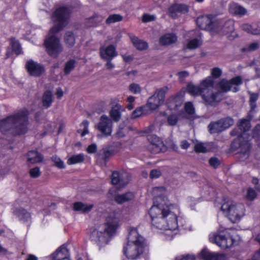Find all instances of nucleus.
<instances>
[{
    "label": "nucleus",
    "mask_w": 260,
    "mask_h": 260,
    "mask_svg": "<svg viewBox=\"0 0 260 260\" xmlns=\"http://www.w3.org/2000/svg\"><path fill=\"white\" fill-rule=\"evenodd\" d=\"M177 40V38L175 34H167L160 38L159 42L161 45H168L176 42Z\"/></svg>",
    "instance_id": "27"
},
{
    "label": "nucleus",
    "mask_w": 260,
    "mask_h": 260,
    "mask_svg": "<svg viewBox=\"0 0 260 260\" xmlns=\"http://www.w3.org/2000/svg\"><path fill=\"white\" fill-rule=\"evenodd\" d=\"M52 160L54 162L55 166L57 168L59 169H63L65 168L63 161L57 156H52Z\"/></svg>",
    "instance_id": "43"
},
{
    "label": "nucleus",
    "mask_w": 260,
    "mask_h": 260,
    "mask_svg": "<svg viewBox=\"0 0 260 260\" xmlns=\"http://www.w3.org/2000/svg\"><path fill=\"white\" fill-rule=\"evenodd\" d=\"M118 102L119 100L117 98H112L110 101L111 104H115L116 108H120V106L119 104H118Z\"/></svg>",
    "instance_id": "58"
},
{
    "label": "nucleus",
    "mask_w": 260,
    "mask_h": 260,
    "mask_svg": "<svg viewBox=\"0 0 260 260\" xmlns=\"http://www.w3.org/2000/svg\"><path fill=\"white\" fill-rule=\"evenodd\" d=\"M97 146L95 144H92L89 145L87 148V151L89 153H93L96 151Z\"/></svg>",
    "instance_id": "56"
},
{
    "label": "nucleus",
    "mask_w": 260,
    "mask_h": 260,
    "mask_svg": "<svg viewBox=\"0 0 260 260\" xmlns=\"http://www.w3.org/2000/svg\"><path fill=\"white\" fill-rule=\"evenodd\" d=\"M242 83V79L240 76L236 77L230 80L223 79L219 82L218 87L222 92H227L230 90L233 92H237L239 90L237 86Z\"/></svg>",
    "instance_id": "11"
},
{
    "label": "nucleus",
    "mask_w": 260,
    "mask_h": 260,
    "mask_svg": "<svg viewBox=\"0 0 260 260\" xmlns=\"http://www.w3.org/2000/svg\"><path fill=\"white\" fill-rule=\"evenodd\" d=\"M188 10V7L185 5L175 4L170 7L169 13L172 17L176 18L179 14L187 13Z\"/></svg>",
    "instance_id": "21"
},
{
    "label": "nucleus",
    "mask_w": 260,
    "mask_h": 260,
    "mask_svg": "<svg viewBox=\"0 0 260 260\" xmlns=\"http://www.w3.org/2000/svg\"><path fill=\"white\" fill-rule=\"evenodd\" d=\"M155 19V16L153 15L145 14L143 17V21L144 22H148L154 20Z\"/></svg>",
    "instance_id": "55"
},
{
    "label": "nucleus",
    "mask_w": 260,
    "mask_h": 260,
    "mask_svg": "<svg viewBox=\"0 0 260 260\" xmlns=\"http://www.w3.org/2000/svg\"><path fill=\"white\" fill-rule=\"evenodd\" d=\"M122 57L123 60L126 62H128L132 60V57L129 55H122Z\"/></svg>",
    "instance_id": "63"
},
{
    "label": "nucleus",
    "mask_w": 260,
    "mask_h": 260,
    "mask_svg": "<svg viewBox=\"0 0 260 260\" xmlns=\"http://www.w3.org/2000/svg\"><path fill=\"white\" fill-rule=\"evenodd\" d=\"M241 28L247 33L254 35H260V22L252 24L245 23L241 26Z\"/></svg>",
    "instance_id": "22"
},
{
    "label": "nucleus",
    "mask_w": 260,
    "mask_h": 260,
    "mask_svg": "<svg viewBox=\"0 0 260 260\" xmlns=\"http://www.w3.org/2000/svg\"><path fill=\"white\" fill-rule=\"evenodd\" d=\"M186 37H190L186 44V48L188 49H196L202 44L201 34L198 30L190 31L187 33Z\"/></svg>",
    "instance_id": "14"
},
{
    "label": "nucleus",
    "mask_w": 260,
    "mask_h": 260,
    "mask_svg": "<svg viewBox=\"0 0 260 260\" xmlns=\"http://www.w3.org/2000/svg\"><path fill=\"white\" fill-rule=\"evenodd\" d=\"M199 256L204 260H225L226 256L223 253L211 252L204 248L199 254Z\"/></svg>",
    "instance_id": "19"
},
{
    "label": "nucleus",
    "mask_w": 260,
    "mask_h": 260,
    "mask_svg": "<svg viewBox=\"0 0 260 260\" xmlns=\"http://www.w3.org/2000/svg\"><path fill=\"white\" fill-rule=\"evenodd\" d=\"M97 128L102 135L105 137L110 136L112 132V122L110 118L106 115H102L100 121L97 125Z\"/></svg>",
    "instance_id": "16"
},
{
    "label": "nucleus",
    "mask_w": 260,
    "mask_h": 260,
    "mask_svg": "<svg viewBox=\"0 0 260 260\" xmlns=\"http://www.w3.org/2000/svg\"><path fill=\"white\" fill-rule=\"evenodd\" d=\"M89 122L87 120H84L80 125V128L78 130V133L83 137L88 133Z\"/></svg>",
    "instance_id": "35"
},
{
    "label": "nucleus",
    "mask_w": 260,
    "mask_h": 260,
    "mask_svg": "<svg viewBox=\"0 0 260 260\" xmlns=\"http://www.w3.org/2000/svg\"><path fill=\"white\" fill-rule=\"evenodd\" d=\"M27 161L31 164L39 163L42 161L43 156L37 151H30L27 154Z\"/></svg>",
    "instance_id": "26"
},
{
    "label": "nucleus",
    "mask_w": 260,
    "mask_h": 260,
    "mask_svg": "<svg viewBox=\"0 0 260 260\" xmlns=\"http://www.w3.org/2000/svg\"><path fill=\"white\" fill-rule=\"evenodd\" d=\"M185 112L192 117H195V109L191 102H188L184 106Z\"/></svg>",
    "instance_id": "37"
},
{
    "label": "nucleus",
    "mask_w": 260,
    "mask_h": 260,
    "mask_svg": "<svg viewBox=\"0 0 260 260\" xmlns=\"http://www.w3.org/2000/svg\"><path fill=\"white\" fill-rule=\"evenodd\" d=\"M188 73L186 71L180 72L178 73V76L181 80L183 79L184 78H186L188 76Z\"/></svg>",
    "instance_id": "59"
},
{
    "label": "nucleus",
    "mask_w": 260,
    "mask_h": 260,
    "mask_svg": "<svg viewBox=\"0 0 260 260\" xmlns=\"http://www.w3.org/2000/svg\"><path fill=\"white\" fill-rule=\"evenodd\" d=\"M53 102L52 93L50 91H46L44 92L42 97L43 105L45 108L49 107Z\"/></svg>",
    "instance_id": "32"
},
{
    "label": "nucleus",
    "mask_w": 260,
    "mask_h": 260,
    "mask_svg": "<svg viewBox=\"0 0 260 260\" xmlns=\"http://www.w3.org/2000/svg\"><path fill=\"white\" fill-rule=\"evenodd\" d=\"M152 193L157 200V203L154 204L148 212L153 229L165 232L169 240L174 237L179 227L189 231L193 230L190 223L180 216L178 205L172 204L168 200L167 191L164 187H154Z\"/></svg>",
    "instance_id": "1"
},
{
    "label": "nucleus",
    "mask_w": 260,
    "mask_h": 260,
    "mask_svg": "<svg viewBox=\"0 0 260 260\" xmlns=\"http://www.w3.org/2000/svg\"><path fill=\"white\" fill-rule=\"evenodd\" d=\"M73 209L76 211L82 213H87L90 211L93 207L91 204H85L81 202H78L73 204Z\"/></svg>",
    "instance_id": "28"
},
{
    "label": "nucleus",
    "mask_w": 260,
    "mask_h": 260,
    "mask_svg": "<svg viewBox=\"0 0 260 260\" xmlns=\"http://www.w3.org/2000/svg\"><path fill=\"white\" fill-rule=\"evenodd\" d=\"M144 113L143 108L142 107H139L137 108L132 113V118H136Z\"/></svg>",
    "instance_id": "51"
},
{
    "label": "nucleus",
    "mask_w": 260,
    "mask_h": 260,
    "mask_svg": "<svg viewBox=\"0 0 260 260\" xmlns=\"http://www.w3.org/2000/svg\"><path fill=\"white\" fill-rule=\"evenodd\" d=\"M176 260H196V258L193 255L186 254L177 257Z\"/></svg>",
    "instance_id": "53"
},
{
    "label": "nucleus",
    "mask_w": 260,
    "mask_h": 260,
    "mask_svg": "<svg viewBox=\"0 0 260 260\" xmlns=\"http://www.w3.org/2000/svg\"><path fill=\"white\" fill-rule=\"evenodd\" d=\"M27 115V111H24L1 120L0 131L5 134L7 132L15 135L24 134L28 129Z\"/></svg>",
    "instance_id": "6"
},
{
    "label": "nucleus",
    "mask_w": 260,
    "mask_h": 260,
    "mask_svg": "<svg viewBox=\"0 0 260 260\" xmlns=\"http://www.w3.org/2000/svg\"><path fill=\"white\" fill-rule=\"evenodd\" d=\"M63 94V91L60 88H58L56 89L55 94L57 96V98L60 99L62 96Z\"/></svg>",
    "instance_id": "60"
},
{
    "label": "nucleus",
    "mask_w": 260,
    "mask_h": 260,
    "mask_svg": "<svg viewBox=\"0 0 260 260\" xmlns=\"http://www.w3.org/2000/svg\"><path fill=\"white\" fill-rule=\"evenodd\" d=\"M26 260H38L37 257L32 254H29L28 255Z\"/></svg>",
    "instance_id": "64"
},
{
    "label": "nucleus",
    "mask_w": 260,
    "mask_h": 260,
    "mask_svg": "<svg viewBox=\"0 0 260 260\" xmlns=\"http://www.w3.org/2000/svg\"><path fill=\"white\" fill-rule=\"evenodd\" d=\"M161 173L160 170L155 169L153 170L150 172V176L151 178H158L160 175Z\"/></svg>",
    "instance_id": "54"
},
{
    "label": "nucleus",
    "mask_w": 260,
    "mask_h": 260,
    "mask_svg": "<svg viewBox=\"0 0 260 260\" xmlns=\"http://www.w3.org/2000/svg\"><path fill=\"white\" fill-rule=\"evenodd\" d=\"M71 10L62 7L55 10L51 16L53 26L50 28L44 44L47 53L53 57H57L63 51V47L56 34L67 25Z\"/></svg>",
    "instance_id": "2"
},
{
    "label": "nucleus",
    "mask_w": 260,
    "mask_h": 260,
    "mask_svg": "<svg viewBox=\"0 0 260 260\" xmlns=\"http://www.w3.org/2000/svg\"><path fill=\"white\" fill-rule=\"evenodd\" d=\"M229 12L232 14L238 16H242L247 13V11L244 7L235 3L230 4Z\"/></svg>",
    "instance_id": "24"
},
{
    "label": "nucleus",
    "mask_w": 260,
    "mask_h": 260,
    "mask_svg": "<svg viewBox=\"0 0 260 260\" xmlns=\"http://www.w3.org/2000/svg\"><path fill=\"white\" fill-rule=\"evenodd\" d=\"M210 143H198L194 146V150L197 152H206L210 150Z\"/></svg>",
    "instance_id": "34"
},
{
    "label": "nucleus",
    "mask_w": 260,
    "mask_h": 260,
    "mask_svg": "<svg viewBox=\"0 0 260 260\" xmlns=\"http://www.w3.org/2000/svg\"><path fill=\"white\" fill-rule=\"evenodd\" d=\"M44 260H70L68 250L65 246L62 245Z\"/></svg>",
    "instance_id": "18"
},
{
    "label": "nucleus",
    "mask_w": 260,
    "mask_h": 260,
    "mask_svg": "<svg viewBox=\"0 0 260 260\" xmlns=\"http://www.w3.org/2000/svg\"><path fill=\"white\" fill-rule=\"evenodd\" d=\"M26 70L31 76L39 77L45 71L44 66L32 59L28 60L25 64Z\"/></svg>",
    "instance_id": "15"
},
{
    "label": "nucleus",
    "mask_w": 260,
    "mask_h": 260,
    "mask_svg": "<svg viewBox=\"0 0 260 260\" xmlns=\"http://www.w3.org/2000/svg\"><path fill=\"white\" fill-rule=\"evenodd\" d=\"M196 23L201 29L209 30L215 29V25L217 24V22L214 21V17L211 14L199 17Z\"/></svg>",
    "instance_id": "12"
},
{
    "label": "nucleus",
    "mask_w": 260,
    "mask_h": 260,
    "mask_svg": "<svg viewBox=\"0 0 260 260\" xmlns=\"http://www.w3.org/2000/svg\"><path fill=\"white\" fill-rule=\"evenodd\" d=\"M221 211L231 222L236 223L245 215V209L244 205L228 200L222 204Z\"/></svg>",
    "instance_id": "7"
},
{
    "label": "nucleus",
    "mask_w": 260,
    "mask_h": 260,
    "mask_svg": "<svg viewBox=\"0 0 260 260\" xmlns=\"http://www.w3.org/2000/svg\"><path fill=\"white\" fill-rule=\"evenodd\" d=\"M208 129L211 134L217 133L223 131L220 120L217 122L210 123L208 125Z\"/></svg>",
    "instance_id": "33"
},
{
    "label": "nucleus",
    "mask_w": 260,
    "mask_h": 260,
    "mask_svg": "<svg viewBox=\"0 0 260 260\" xmlns=\"http://www.w3.org/2000/svg\"><path fill=\"white\" fill-rule=\"evenodd\" d=\"M216 29L215 27V30ZM217 30L226 36L230 40H233L237 37V34L234 30V21L232 20L226 21L221 28H217Z\"/></svg>",
    "instance_id": "17"
},
{
    "label": "nucleus",
    "mask_w": 260,
    "mask_h": 260,
    "mask_svg": "<svg viewBox=\"0 0 260 260\" xmlns=\"http://www.w3.org/2000/svg\"><path fill=\"white\" fill-rule=\"evenodd\" d=\"M131 39L134 46L138 50H143L147 48L148 44L146 42L138 39L136 36H132Z\"/></svg>",
    "instance_id": "29"
},
{
    "label": "nucleus",
    "mask_w": 260,
    "mask_h": 260,
    "mask_svg": "<svg viewBox=\"0 0 260 260\" xmlns=\"http://www.w3.org/2000/svg\"><path fill=\"white\" fill-rule=\"evenodd\" d=\"M258 94L257 93H250V105L252 110L254 109L256 107V101L258 99Z\"/></svg>",
    "instance_id": "46"
},
{
    "label": "nucleus",
    "mask_w": 260,
    "mask_h": 260,
    "mask_svg": "<svg viewBox=\"0 0 260 260\" xmlns=\"http://www.w3.org/2000/svg\"><path fill=\"white\" fill-rule=\"evenodd\" d=\"M220 121L223 130L229 128L230 126L234 124V120L231 117H226L225 118L221 119Z\"/></svg>",
    "instance_id": "38"
},
{
    "label": "nucleus",
    "mask_w": 260,
    "mask_h": 260,
    "mask_svg": "<svg viewBox=\"0 0 260 260\" xmlns=\"http://www.w3.org/2000/svg\"><path fill=\"white\" fill-rule=\"evenodd\" d=\"M256 193L253 189L249 188L247 189L246 195L247 200L252 201L256 198Z\"/></svg>",
    "instance_id": "47"
},
{
    "label": "nucleus",
    "mask_w": 260,
    "mask_h": 260,
    "mask_svg": "<svg viewBox=\"0 0 260 260\" xmlns=\"http://www.w3.org/2000/svg\"><path fill=\"white\" fill-rule=\"evenodd\" d=\"M214 80L211 76L208 77L201 83V87L189 83L186 87V91L193 96L201 95L207 105H213L219 102L222 98V93L219 91L215 93L210 91L213 86Z\"/></svg>",
    "instance_id": "5"
},
{
    "label": "nucleus",
    "mask_w": 260,
    "mask_h": 260,
    "mask_svg": "<svg viewBox=\"0 0 260 260\" xmlns=\"http://www.w3.org/2000/svg\"><path fill=\"white\" fill-rule=\"evenodd\" d=\"M30 176L32 178H37L40 176L41 172L38 167H35L29 170Z\"/></svg>",
    "instance_id": "49"
},
{
    "label": "nucleus",
    "mask_w": 260,
    "mask_h": 260,
    "mask_svg": "<svg viewBox=\"0 0 260 260\" xmlns=\"http://www.w3.org/2000/svg\"><path fill=\"white\" fill-rule=\"evenodd\" d=\"M75 61L74 60H70L68 61L65 66L64 72L69 74L75 67Z\"/></svg>",
    "instance_id": "45"
},
{
    "label": "nucleus",
    "mask_w": 260,
    "mask_h": 260,
    "mask_svg": "<svg viewBox=\"0 0 260 260\" xmlns=\"http://www.w3.org/2000/svg\"><path fill=\"white\" fill-rule=\"evenodd\" d=\"M166 90L167 88L156 90L153 95L148 99L146 106L151 110L157 109L164 102Z\"/></svg>",
    "instance_id": "10"
},
{
    "label": "nucleus",
    "mask_w": 260,
    "mask_h": 260,
    "mask_svg": "<svg viewBox=\"0 0 260 260\" xmlns=\"http://www.w3.org/2000/svg\"><path fill=\"white\" fill-rule=\"evenodd\" d=\"M209 164L211 166L216 168L220 165V161L216 157H211L209 159Z\"/></svg>",
    "instance_id": "52"
},
{
    "label": "nucleus",
    "mask_w": 260,
    "mask_h": 260,
    "mask_svg": "<svg viewBox=\"0 0 260 260\" xmlns=\"http://www.w3.org/2000/svg\"><path fill=\"white\" fill-rule=\"evenodd\" d=\"M119 215L115 212L111 213L107 217L105 224L97 227L91 232V240L100 248L105 246L115 233L119 226Z\"/></svg>",
    "instance_id": "3"
},
{
    "label": "nucleus",
    "mask_w": 260,
    "mask_h": 260,
    "mask_svg": "<svg viewBox=\"0 0 260 260\" xmlns=\"http://www.w3.org/2000/svg\"><path fill=\"white\" fill-rule=\"evenodd\" d=\"M84 160V155L82 153H80L76 155H73L69 158L67 161V164L69 165H72L76 164H79L83 162Z\"/></svg>",
    "instance_id": "31"
},
{
    "label": "nucleus",
    "mask_w": 260,
    "mask_h": 260,
    "mask_svg": "<svg viewBox=\"0 0 260 260\" xmlns=\"http://www.w3.org/2000/svg\"><path fill=\"white\" fill-rule=\"evenodd\" d=\"M111 60H107L106 67L108 69L111 70L114 68V65L111 61Z\"/></svg>",
    "instance_id": "61"
},
{
    "label": "nucleus",
    "mask_w": 260,
    "mask_h": 260,
    "mask_svg": "<svg viewBox=\"0 0 260 260\" xmlns=\"http://www.w3.org/2000/svg\"><path fill=\"white\" fill-rule=\"evenodd\" d=\"M134 197L133 192H128L122 194H118L115 196V200L118 204H122L131 200Z\"/></svg>",
    "instance_id": "30"
},
{
    "label": "nucleus",
    "mask_w": 260,
    "mask_h": 260,
    "mask_svg": "<svg viewBox=\"0 0 260 260\" xmlns=\"http://www.w3.org/2000/svg\"><path fill=\"white\" fill-rule=\"evenodd\" d=\"M125 129L123 127L119 126V129L116 133V135L118 138L123 137L125 135Z\"/></svg>",
    "instance_id": "57"
},
{
    "label": "nucleus",
    "mask_w": 260,
    "mask_h": 260,
    "mask_svg": "<svg viewBox=\"0 0 260 260\" xmlns=\"http://www.w3.org/2000/svg\"><path fill=\"white\" fill-rule=\"evenodd\" d=\"M222 73L221 70L219 68H214L211 71L212 78H217L219 77ZM213 80V79H212Z\"/></svg>",
    "instance_id": "50"
},
{
    "label": "nucleus",
    "mask_w": 260,
    "mask_h": 260,
    "mask_svg": "<svg viewBox=\"0 0 260 260\" xmlns=\"http://www.w3.org/2000/svg\"><path fill=\"white\" fill-rule=\"evenodd\" d=\"M120 108H112L111 110L110 114L112 119L115 121H118L121 118V113L119 111Z\"/></svg>",
    "instance_id": "40"
},
{
    "label": "nucleus",
    "mask_w": 260,
    "mask_h": 260,
    "mask_svg": "<svg viewBox=\"0 0 260 260\" xmlns=\"http://www.w3.org/2000/svg\"><path fill=\"white\" fill-rule=\"evenodd\" d=\"M229 229L218 231L212 233L209 235V241L212 243L216 244L222 249L231 247L234 243Z\"/></svg>",
    "instance_id": "8"
},
{
    "label": "nucleus",
    "mask_w": 260,
    "mask_h": 260,
    "mask_svg": "<svg viewBox=\"0 0 260 260\" xmlns=\"http://www.w3.org/2000/svg\"><path fill=\"white\" fill-rule=\"evenodd\" d=\"M100 52L102 58L106 60H112L118 54L115 47L113 45L101 47Z\"/></svg>",
    "instance_id": "20"
},
{
    "label": "nucleus",
    "mask_w": 260,
    "mask_h": 260,
    "mask_svg": "<svg viewBox=\"0 0 260 260\" xmlns=\"http://www.w3.org/2000/svg\"><path fill=\"white\" fill-rule=\"evenodd\" d=\"M126 244L123 247V252L131 259L147 260L148 247L145 239L135 228H130Z\"/></svg>",
    "instance_id": "4"
},
{
    "label": "nucleus",
    "mask_w": 260,
    "mask_h": 260,
    "mask_svg": "<svg viewBox=\"0 0 260 260\" xmlns=\"http://www.w3.org/2000/svg\"><path fill=\"white\" fill-rule=\"evenodd\" d=\"M258 47V43L253 42L245 45L241 49V51L244 52H249L257 49Z\"/></svg>",
    "instance_id": "36"
},
{
    "label": "nucleus",
    "mask_w": 260,
    "mask_h": 260,
    "mask_svg": "<svg viewBox=\"0 0 260 260\" xmlns=\"http://www.w3.org/2000/svg\"><path fill=\"white\" fill-rule=\"evenodd\" d=\"M130 176L124 171L113 172L111 176V181L113 184L118 185L120 189L124 187L130 180Z\"/></svg>",
    "instance_id": "13"
},
{
    "label": "nucleus",
    "mask_w": 260,
    "mask_h": 260,
    "mask_svg": "<svg viewBox=\"0 0 260 260\" xmlns=\"http://www.w3.org/2000/svg\"><path fill=\"white\" fill-rule=\"evenodd\" d=\"M178 116L176 114H172L168 117V123L169 125L173 126L176 124L178 120Z\"/></svg>",
    "instance_id": "44"
},
{
    "label": "nucleus",
    "mask_w": 260,
    "mask_h": 260,
    "mask_svg": "<svg viewBox=\"0 0 260 260\" xmlns=\"http://www.w3.org/2000/svg\"><path fill=\"white\" fill-rule=\"evenodd\" d=\"M64 40L67 44L72 46L75 42V37L72 32H67L64 37Z\"/></svg>",
    "instance_id": "39"
},
{
    "label": "nucleus",
    "mask_w": 260,
    "mask_h": 260,
    "mask_svg": "<svg viewBox=\"0 0 260 260\" xmlns=\"http://www.w3.org/2000/svg\"><path fill=\"white\" fill-rule=\"evenodd\" d=\"M13 213L19 220L25 222L28 221L30 219V214L24 209L22 208H16L13 211Z\"/></svg>",
    "instance_id": "25"
},
{
    "label": "nucleus",
    "mask_w": 260,
    "mask_h": 260,
    "mask_svg": "<svg viewBox=\"0 0 260 260\" xmlns=\"http://www.w3.org/2000/svg\"><path fill=\"white\" fill-rule=\"evenodd\" d=\"M122 20V17L118 14L111 15L109 16L107 19L106 22L107 23H112L116 22H118Z\"/></svg>",
    "instance_id": "42"
},
{
    "label": "nucleus",
    "mask_w": 260,
    "mask_h": 260,
    "mask_svg": "<svg viewBox=\"0 0 260 260\" xmlns=\"http://www.w3.org/2000/svg\"><path fill=\"white\" fill-rule=\"evenodd\" d=\"M189 146V144L186 141H183L181 142V146L183 149H187Z\"/></svg>",
    "instance_id": "62"
},
{
    "label": "nucleus",
    "mask_w": 260,
    "mask_h": 260,
    "mask_svg": "<svg viewBox=\"0 0 260 260\" xmlns=\"http://www.w3.org/2000/svg\"><path fill=\"white\" fill-rule=\"evenodd\" d=\"M11 48H8L6 53L7 57H9L14 53L16 55H18L21 52V48L18 41L15 39H12L10 40Z\"/></svg>",
    "instance_id": "23"
},
{
    "label": "nucleus",
    "mask_w": 260,
    "mask_h": 260,
    "mask_svg": "<svg viewBox=\"0 0 260 260\" xmlns=\"http://www.w3.org/2000/svg\"><path fill=\"white\" fill-rule=\"evenodd\" d=\"M129 90L135 94L139 93L141 91V88L139 85L136 83H132L129 86Z\"/></svg>",
    "instance_id": "48"
},
{
    "label": "nucleus",
    "mask_w": 260,
    "mask_h": 260,
    "mask_svg": "<svg viewBox=\"0 0 260 260\" xmlns=\"http://www.w3.org/2000/svg\"><path fill=\"white\" fill-rule=\"evenodd\" d=\"M151 128L144 131V133H146L147 139L150 142V145L149 149L153 153H157L161 152H165L167 147L164 145L162 141L160 139L155 135L149 134Z\"/></svg>",
    "instance_id": "9"
},
{
    "label": "nucleus",
    "mask_w": 260,
    "mask_h": 260,
    "mask_svg": "<svg viewBox=\"0 0 260 260\" xmlns=\"http://www.w3.org/2000/svg\"><path fill=\"white\" fill-rule=\"evenodd\" d=\"M103 20V17L95 15L88 19V21L90 24L88 25V26H93L96 25L98 23L101 22Z\"/></svg>",
    "instance_id": "41"
}]
</instances>
